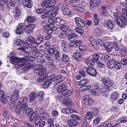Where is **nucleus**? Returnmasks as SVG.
I'll return each mask as SVG.
<instances>
[{
  "label": "nucleus",
  "instance_id": "nucleus-7",
  "mask_svg": "<svg viewBox=\"0 0 127 127\" xmlns=\"http://www.w3.org/2000/svg\"><path fill=\"white\" fill-rule=\"evenodd\" d=\"M42 119L37 117L35 122V127H43L45 125V122Z\"/></svg>",
  "mask_w": 127,
  "mask_h": 127
},
{
  "label": "nucleus",
  "instance_id": "nucleus-48",
  "mask_svg": "<svg viewBox=\"0 0 127 127\" xmlns=\"http://www.w3.org/2000/svg\"><path fill=\"white\" fill-rule=\"evenodd\" d=\"M15 0H8L7 3H9L10 5L12 7H14L15 4Z\"/></svg>",
  "mask_w": 127,
  "mask_h": 127
},
{
  "label": "nucleus",
  "instance_id": "nucleus-54",
  "mask_svg": "<svg viewBox=\"0 0 127 127\" xmlns=\"http://www.w3.org/2000/svg\"><path fill=\"white\" fill-rule=\"evenodd\" d=\"M79 48L80 51L81 52H83L86 50V47L85 46L81 45L79 47Z\"/></svg>",
  "mask_w": 127,
  "mask_h": 127
},
{
  "label": "nucleus",
  "instance_id": "nucleus-17",
  "mask_svg": "<svg viewBox=\"0 0 127 127\" xmlns=\"http://www.w3.org/2000/svg\"><path fill=\"white\" fill-rule=\"evenodd\" d=\"M105 47L106 50L108 52H111L114 48L113 45L112 44H111L110 42H107Z\"/></svg>",
  "mask_w": 127,
  "mask_h": 127
},
{
  "label": "nucleus",
  "instance_id": "nucleus-41",
  "mask_svg": "<svg viewBox=\"0 0 127 127\" xmlns=\"http://www.w3.org/2000/svg\"><path fill=\"white\" fill-rule=\"evenodd\" d=\"M106 25L108 27L109 29H111L113 28V24L112 23V21L111 20L107 21Z\"/></svg>",
  "mask_w": 127,
  "mask_h": 127
},
{
  "label": "nucleus",
  "instance_id": "nucleus-64",
  "mask_svg": "<svg viewBox=\"0 0 127 127\" xmlns=\"http://www.w3.org/2000/svg\"><path fill=\"white\" fill-rule=\"evenodd\" d=\"M57 92L59 93L62 92V93H64V91L62 89L61 86L60 85L58 86L57 88Z\"/></svg>",
  "mask_w": 127,
  "mask_h": 127
},
{
  "label": "nucleus",
  "instance_id": "nucleus-26",
  "mask_svg": "<svg viewBox=\"0 0 127 127\" xmlns=\"http://www.w3.org/2000/svg\"><path fill=\"white\" fill-rule=\"evenodd\" d=\"M36 18L35 17H31L30 16H28L26 19L27 22L28 24L34 23L35 22Z\"/></svg>",
  "mask_w": 127,
  "mask_h": 127
},
{
  "label": "nucleus",
  "instance_id": "nucleus-56",
  "mask_svg": "<svg viewBox=\"0 0 127 127\" xmlns=\"http://www.w3.org/2000/svg\"><path fill=\"white\" fill-rule=\"evenodd\" d=\"M44 9L42 8H39L36 10V12L38 14H41L44 13Z\"/></svg>",
  "mask_w": 127,
  "mask_h": 127
},
{
  "label": "nucleus",
  "instance_id": "nucleus-23",
  "mask_svg": "<svg viewBox=\"0 0 127 127\" xmlns=\"http://www.w3.org/2000/svg\"><path fill=\"white\" fill-rule=\"evenodd\" d=\"M85 104L87 106H90L92 104L93 102L92 99L88 96H87L84 100Z\"/></svg>",
  "mask_w": 127,
  "mask_h": 127
},
{
  "label": "nucleus",
  "instance_id": "nucleus-61",
  "mask_svg": "<svg viewBox=\"0 0 127 127\" xmlns=\"http://www.w3.org/2000/svg\"><path fill=\"white\" fill-rule=\"evenodd\" d=\"M50 24H49V28L51 30H55V29H56V28L55 27V25L54 24V23H50Z\"/></svg>",
  "mask_w": 127,
  "mask_h": 127
},
{
  "label": "nucleus",
  "instance_id": "nucleus-10",
  "mask_svg": "<svg viewBox=\"0 0 127 127\" xmlns=\"http://www.w3.org/2000/svg\"><path fill=\"white\" fill-rule=\"evenodd\" d=\"M75 21L77 25L81 28H84L85 26V23L83 20L79 17L75 18Z\"/></svg>",
  "mask_w": 127,
  "mask_h": 127
},
{
  "label": "nucleus",
  "instance_id": "nucleus-18",
  "mask_svg": "<svg viewBox=\"0 0 127 127\" xmlns=\"http://www.w3.org/2000/svg\"><path fill=\"white\" fill-rule=\"evenodd\" d=\"M28 98L26 97H23L21 98L20 101L18 102H20V104L23 105H26V107L28 108V105L26 102L27 101Z\"/></svg>",
  "mask_w": 127,
  "mask_h": 127
},
{
  "label": "nucleus",
  "instance_id": "nucleus-42",
  "mask_svg": "<svg viewBox=\"0 0 127 127\" xmlns=\"http://www.w3.org/2000/svg\"><path fill=\"white\" fill-rule=\"evenodd\" d=\"M44 94L43 92L40 91L38 93V96L39 97L38 100L39 101H42L43 99Z\"/></svg>",
  "mask_w": 127,
  "mask_h": 127
},
{
  "label": "nucleus",
  "instance_id": "nucleus-35",
  "mask_svg": "<svg viewBox=\"0 0 127 127\" xmlns=\"http://www.w3.org/2000/svg\"><path fill=\"white\" fill-rule=\"evenodd\" d=\"M88 83V79H85L80 81L78 83V85L80 86H83L86 85Z\"/></svg>",
  "mask_w": 127,
  "mask_h": 127
},
{
  "label": "nucleus",
  "instance_id": "nucleus-57",
  "mask_svg": "<svg viewBox=\"0 0 127 127\" xmlns=\"http://www.w3.org/2000/svg\"><path fill=\"white\" fill-rule=\"evenodd\" d=\"M58 11L57 9L53 10L51 12V15L53 17H55L57 15Z\"/></svg>",
  "mask_w": 127,
  "mask_h": 127
},
{
  "label": "nucleus",
  "instance_id": "nucleus-2",
  "mask_svg": "<svg viewBox=\"0 0 127 127\" xmlns=\"http://www.w3.org/2000/svg\"><path fill=\"white\" fill-rule=\"evenodd\" d=\"M35 70L36 73L39 75L37 80V81L38 82H41L43 81L44 78L48 76L46 72L44 70H43L42 68L37 69Z\"/></svg>",
  "mask_w": 127,
  "mask_h": 127
},
{
  "label": "nucleus",
  "instance_id": "nucleus-51",
  "mask_svg": "<svg viewBox=\"0 0 127 127\" xmlns=\"http://www.w3.org/2000/svg\"><path fill=\"white\" fill-rule=\"evenodd\" d=\"M99 111L98 109L97 108H94L93 110V111L92 112L93 114H94L96 116L98 114Z\"/></svg>",
  "mask_w": 127,
  "mask_h": 127
},
{
  "label": "nucleus",
  "instance_id": "nucleus-29",
  "mask_svg": "<svg viewBox=\"0 0 127 127\" xmlns=\"http://www.w3.org/2000/svg\"><path fill=\"white\" fill-rule=\"evenodd\" d=\"M23 3L25 7L29 8L32 7L31 0H24Z\"/></svg>",
  "mask_w": 127,
  "mask_h": 127
},
{
  "label": "nucleus",
  "instance_id": "nucleus-1",
  "mask_svg": "<svg viewBox=\"0 0 127 127\" xmlns=\"http://www.w3.org/2000/svg\"><path fill=\"white\" fill-rule=\"evenodd\" d=\"M11 62L14 64V67L18 68L23 66L25 63L24 59L23 58L19 59L17 57L13 56L10 58Z\"/></svg>",
  "mask_w": 127,
  "mask_h": 127
},
{
  "label": "nucleus",
  "instance_id": "nucleus-15",
  "mask_svg": "<svg viewBox=\"0 0 127 127\" xmlns=\"http://www.w3.org/2000/svg\"><path fill=\"white\" fill-rule=\"evenodd\" d=\"M100 0H90V6L91 7L94 8L98 5Z\"/></svg>",
  "mask_w": 127,
  "mask_h": 127
},
{
  "label": "nucleus",
  "instance_id": "nucleus-53",
  "mask_svg": "<svg viewBox=\"0 0 127 127\" xmlns=\"http://www.w3.org/2000/svg\"><path fill=\"white\" fill-rule=\"evenodd\" d=\"M49 6H53L55 3V0H48Z\"/></svg>",
  "mask_w": 127,
  "mask_h": 127
},
{
  "label": "nucleus",
  "instance_id": "nucleus-36",
  "mask_svg": "<svg viewBox=\"0 0 127 127\" xmlns=\"http://www.w3.org/2000/svg\"><path fill=\"white\" fill-rule=\"evenodd\" d=\"M121 52L122 55H127V49L124 46H122L121 48Z\"/></svg>",
  "mask_w": 127,
  "mask_h": 127
},
{
  "label": "nucleus",
  "instance_id": "nucleus-21",
  "mask_svg": "<svg viewBox=\"0 0 127 127\" xmlns=\"http://www.w3.org/2000/svg\"><path fill=\"white\" fill-rule=\"evenodd\" d=\"M116 62L114 59L112 58L107 63V66L109 68H112L114 67Z\"/></svg>",
  "mask_w": 127,
  "mask_h": 127
},
{
  "label": "nucleus",
  "instance_id": "nucleus-47",
  "mask_svg": "<svg viewBox=\"0 0 127 127\" xmlns=\"http://www.w3.org/2000/svg\"><path fill=\"white\" fill-rule=\"evenodd\" d=\"M41 6L43 7H46L49 6L48 0H45L41 3Z\"/></svg>",
  "mask_w": 127,
  "mask_h": 127
},
{
  "label": "nucleus",
  "instance_id": "nucleus-58",
  "mask_svg": "<svg viewBox=\"0 0 127 127\" xmlns=\"http://www.w3.org/2000/svg\"><path fill=\"white\" fill-rule=\"evenodd\" d=\"M65 32H63L59 34V37L63 39L66 37V36Z\"/></svg>",
  "mask_w": 127,
  "mask_h": 127
},
{
  "label": "nucleus",
  "instance_id": "nucleus-45",
  "mask_svg": "<svg viewBox=\"0 0 127 127\" xmlns=\"http://www.w3.org/2000/svg\"><path fill=\"white\" fill-rule=\"evenodd\" d=\"M13 11L15 13V14H17L18 15H20V11L19 9L18 6L15 7L13 9Z\"/></svg>",
  "mask_w": 127,
  "mask_h": 127
},
{
  "label": "nucleus",
  "instance_id": "nucleus-5",
  "mask_svg": "<svg viewBox=\"0 0 127 127\" xmlns=\"http://www.w3.org/2000/svg\"><path fill=\"white\" fill-rule=\"evenodd\" d=\"M100 56L99 54H96L93 55L90 62L87 63V65L93 66L95 63H96L99 59Z\"/></svg>",
  "mask_w": 127,
  "mask_h": 127
},
{
  "label": "nucleus",
  "instance_id": "nucleus-12",
  "mask_svg": "<svg viewBox=\"0 0 127 127\" xmlns=\"http://www.w3.org/2000/svg\"><path fill=\"white\" fill-rule=\"evenodd\" d=\"M78 40H75L70 42L69 44L70 47H75L79 46L81 44L82 42V41H78Z\"/></svg>",
  "mask_w": 127,
  "mask_h": 127
},
{
  "label": "nucleus",
  "instance_id": "nucleus-13",
  "mask_svg": "<svg viewBox=\"0 0 127 127\" xmlns=\"http://www.w3.org/2000/svg\"><path fill=\"white\" fill-rule=\"evenodd\" d=\"M125 17H124L121 16V18L118 20L116 22L117 23L118 25L120 27L123 26L124 25H126V23L125 21Z\"/></svg>",
  "mask_w": 127,
  "mask_h": 127
},
{
  "label": "nucleus",
  "instance_id": "nucleus-52",
  "mask_svg": "<svg viewBox=\"0 0 127 127\" xmlns=\"http://www.w3.org/2000/svg\"><path fill=\"white\" fill-rule=\"evenodd\" d=\"M99 45L100 46H104V47L106 45L105 42L103 40H99V41H97Z\"/></svg>",
  "mask_w": 127,
  "mask_h": 127
},
{
  "label": "nucleus",
  "instance_id": "nucleus-50",
  "mask_svg": "<svg viewBox=\"0 0 127 127\" xmlns=\"http://www.w3.org/2000/svg\"><path fill=\"white\" fill-rule=\"evenodd\" d=\"M104 59L105 62L106 63L111 60L110 56L108 55H105L104 56Z\"/></svg>",
  "mask_w": 127,
  "mask_h": 127
},
{
  "label": "nucleus",
  "instance_id": "nucleus-32",
  "mask_svg": "<svg viewBox=\"0 0 127 127\" xmlns=\"http://www.w3.org/2000/svg\"><path fill=\"white\" fill-rule=\"evenodd\" d=\"M64 14V15H69L71 14V10L67 8H65L62 10Z\"/></svg>",
  "mask_w": 127,
  "mask_h": 127
},
{
  "label": "nucleus",
  "instance_id": "nucleus-49",
  "mask_svg": "<svg viewBox=\"0 0 127 127\" xmlns=\"http://www.w3.org/2000/svg\"><path fill=\"white\" fill-rule=\"evenodd\" d=\"M49 68L50 70L51 71L55 70H56L57 68V67L54 64H49Z\"/></svg>",
  "mask_w": 127,
  "mask_h": 127
},
{
  "label": "nucleus",
  "instance_id": "nucleus-34",
  "mask_svg": "<svg viewBox=\"0 0 127 127\" xmlns=\"http://www.w3.org/2000/svg\"><path fill=\"white\" fill-rule=\"evenodd\" d=\"M122 11L121 17H125L127 16V9L126 8H123L122 9Z\"/></svg>",
  "mask_w": 127,
  "mask_h": 127
},
{
  "label": "nucleus",
  "instance_id": "nucleus-63",
  "mask_svg": "<svg viewBox=\"0 0 127 127\" xmlns=\"http://www.w3.org/2000/svg\"><path fill=\"white\" fill-rule=\"evenodd\" d=\"M96 64L98 67L100 68H102L104 66V64L99 61H98Z\"/></svg>",
  "mask_w": 127,
  "mask_h": 127
},
{
  "label": "nucleus",
  "instance_id": "nucleus-59",
  "mask_svg": "<svg viewBox=\"0 0 127 127\" xmlns=\"http://www.w3.org/2000/svg\"><path fill=\"white\" fill-rule=\"evenodd\" d=\"M53 54H54L55 55V57L56 58H58L60 56V54L59 53L57 50L54 51Z\"/></svg>",
  "mask_w": 127,
  "mask_h": 127
},
{
  "label": "nucleus",
  "instance_id": "nucleus-27",
  "mask_svg": "<svg viewBox=\"0 0 127 127\" xmlns=\"http://www.w3.org/2000/svg\"><path fill=\"white\" fill-rule=\"evenodd\" d=\"M121 44V40H115L114 41L113 45L115 46V50L118 51L119 50L118 45H120Z\"/></svg>",
  "mask_w": 127,
  "mask_h": 127
},
{
  "label": "nucleus",
  "instance_id": "nucleus-60",
  "mask_svg": "<svg viewBox=\"0 0 127 127\" xmlns=\"http://www.w3.org/2000/svg\"><path fill=\"white\" fill-rule=\"evenodd\" d=\"M0 100L4 104H5L7 102L6 99L5 98V96L0 98Z\"/></svg>",
  "mask_w": 127,
  "mask_h": 127
},
{
  "label": "nucleus",
  "instance_id": "nucleus-43",
  "mask_svg": "<svg viewBox=\"0 0 127 127\" xmlns=\"http://www.w3.org/2000/svg\"><path fill=\"white\" fill-rule=\"evenodd\" d=\"M51 80H50L49 79H47L45 80L43 84V86L44 88H46L48 87L51 83Z\"/></svg>",
  "mask_w": 127,
  "mask_h": 127
},
{
  "label": "nucleus",
  "instance_id": "nucleus-40",
  "mask_svg": "<svg viewBox=\"0 0 127 127\" xmlns=\"http://www.w3.org/2000/svg\"><path fill=\"white\" fill-rule=\"evenodd\" d=\"M25 113H23V115H24L26 113V114L27 116L29 115L30 113L31 114L32 112H33V111H32V108H28V107L25 110Z\"/></svg>",
  "mask_w": 127,
  "mask_h": 127
},
{
  "label": "nucleus",
  "instance_id": "nucleus-39",
  "mask_svg": "<svg viewBox=\"0 0 127 127\" xmlns=\"http://www.w3.org/2000/svg\"><path fill=\"white\" fill-rule=\"evenodd\" d=\"M45 14L42 15L41 16V18L42 19L46 20L47 19L49 18L50 17V15L49 14H47V13H44Z\"/></svg>",
  "mask_w": 127,
  "mask_h": 127
},
{
  "label": "nucleus",
  "instance_id": "nucleus-62",
  "mask_svg": "<svg viewBox=\"0 0 127 127\" xmlns=\"http://www.w3.org/2000/svg\"><path fill=\"white\" fill-rule=\"evenodd\" d=\"M70 116L73 118H75L76 120H79L80 118L78 115L74 114H72L70 115Z\"/></svg>",
  "mask_w": 127,
  "mask_h": 127
},
{
  "label": "nucleus",
  "instance_id": "nucleus-14",
  "mask_svg": "<svg viewBox=\"0 0 127 127\" xmlns=\"http://www.w3.org/2000/svg\"><path fill=\"white\" fill-rule=\"evenodd\" d=\"M103 83L107 87H110L112 85V83L111 81L106 78H104L103 80Z\"/></svg>",
  "mask_w": 127,
  "mask_h": 127
},
{
  "label": "nucleus",
  "instance_id": "nucleus-6",
  "mask_svg": "<svg viewBox=\"0 0 127 127\" xmlns=\"http://www.w3.org/2000/svg\"><path fill=\"white\" fill-rule=\"evenodd\" d=\"M26 26L24 23H22L19 24L16 31V33L17 34H21L23 33L25 30Z\"/></svg>",
  "mask_w": 127,
  "mask_h": 127
},
{
  "label": "nucleus",
  "instance_id": "nucleus-11",
  "mask_svg": "<svg viewBox=\"0 0 127 127\" xmlns=\"http://www.w3.org/2000/svg\"><path fill=\"white\" fill-rule=\"evenodd\" d=\"M61 19L59 18L54 17L50 18L48 20L49 23H54L57 25L60 26Z\"/></svg>",
  "mask_w": 127,
  "mask_h": 127
},
{
  "label": "nucleus",
  "instance_id": "nucleus-28",
  "mask_svg": "<svg viewBox=\"0 0 127 127\" xmlns=\"http://www.w3.org/2000/svg\"><path fill=\"white\" fill-rule=\"evenodd\" d=\"M61 87L62 88V89L64 91V93H62V94L64 95H66L67 94V90L68 86H67L64 84H63L60 85Z\"/></svg>",
  "mask_w": 127,
  "mask_h": 127
},
{
  "label": "nucleus",
  "instance_id": "nucleus-46",
  "mask_svg": "<svg viewBox=\"0 0 127 127\" xmlns=\"http://www.w3.org/2000/svg\"><path fill=\"white\" fill-rule=\"evenodd\" d=\"M48 126L49 127H54L53 121L51 119H49L47 121Z\"/></svg>",
  "mask_w": 127,
  "mask_h": 127
},
{
  "label": "nucleus",
  "instance_id": "nucleus-25",
  "mask_svg": "<svg viewBox=\"0 0 127 127\" xmlns=\"http://www.w3.org/2000/svg\"><path fill=\"white\" fill-rule=\"evenodd\" d=\"M71 30L69 29H67L66 30V33H68L69 35L68 37V39L69 40L70 39H75V37H76L77 36L74 33H72L71 34Z\"/></svg>",
  "mask_w": 127,
  "mask_h": 127
},
{
  "label": "nucleus",
  "instance_id": "nucleus-8",
  "mask_svg": "<svg viewBox=\"0 0 127 127\" xmlns=\"http://www.w3.org/2000/svg\"><path fill=\"white\" fill-rule=\"evenodd\" d=\"M19 98V92L17 90H15L11 95V101L12 102H15L18 100Z\"/></svg>",
  "mask_w": 127,
  "mask_h": 127
},
{
  "label": "nucleus",
  "instance_id": "nucleus-30",
  "mask_svg": "<svg viewBox=\"0 0 127 127\" xmlns=\"http://www.w3.org/2000/svg\"><path fill=\"white\" fill-rule=\"evenodd\" d=\"M49 116L48 114L46 112L42 113H40L37 117L39 118L43 119H47Z\"/></svg>",
  "mask_w": 127,
  "mask_h": 127
},
{
  "label": "nucleus",
  "instance_id": "nucleus-24",
  "mask_svg": "<svg viewBox=\"0 0 127 127\" xmlns=\"http://www.w3.org/2000/svg\"><path fill=\"white\" fill-rule=\"evenodd\" d=\"M68 97L67 96L64 97L63 99V104L67 105L68 106H69L72 104V103L68 99Z\"/></svg>",
  "mask_w": 127,
  "mask_h": 127
},
{
  "label": "nucleus",
  "instance_id": "nucleus-37",
  "mask_svg": "<svg viewBox=\"0 0 127 127\" xmlns=\"http://www.w3.org/2000/svg\"><path fill=\"white\" fill-rule=\"evenodd\" d=\"M118 97L119 95L117 92L113 93L112 95L111 98L113 100H117Z\"/></svg>",
  "mask_w": 127,
  "mask_h": 127
},
{
  "label": "nucleus",
  "instance_id": "nucleus-22",
  "mask_svg": "<svg viewBox=\"0 0 127 127\" xmlns=\"http://www.w3.org/2000/svg\"><path fill=\"white\" fill-rule=\"evenodd\" d=\"M38 96L37 93L35 92H32L30 94L29 100L31 102L33 101Z\"/></svg>",
  "mask_w": 127,
  "mask_h": 127
},
{
  "label": "nucleus",
  "instance_id": "nucleus-44",
  "mask_svg": "<svg viewBox=\"0 0 127 127\" xmlns=\"http://www.w3.org/2000/svg\"><path fill=\"white\" fill-rule=\"evenodd\" d=\"M93 117V114L92 112H87L86 118L88 120H90Z\"/></svg>",
  "mask_w": 127,
  "mask_h": 127
},
{
  "label": "nucleus",
  "instance_id": "nucleus-33",
  "mask_svg": "<svg viewBox=\"0 0 127 127\" xmlns=\"http://www.w3.org/2000/svg\"><path fill=\"white\" fill-rule=\"evenodd\" d=\"M36 114L34 112H32L30 116V121L32 122L37 117Z\"/></svg>",
  "mask_w": 127,
  "mask_h": 127
},
{
  "label": "nucleus",
  "instance_id": "nucleus-16",
  "mask_svg": "<svg viewBox=\"0 0 127 127\" xmlns=\"http://www.w3.org/2000/svg\"><path fill=\"white\" fill-rule=\"evenodd\" d=\"M68 124L71 127H77L78 125V122L74 119H71L68 120Z\"/></svg>",
  "mask_w": 127,
  "mask_h": 127
},
{
  "label": "nucleus",
  "instance_id": "nucleus-38",
  "mask_svg": "<svg viewBox=\"0 0 127 127\" xmlns=\"http://www.w3.org/2000/svg\"><path fill=\"white\" fill-rule=\"evenodd\" d=\"M113 15L114 16L113 19L115 22L119 20V19L121 18V17L117 12H115L114 13Z\"/></svg>",
  "mask_w": 127,
  "mask_h": 127
},
{
  "label": "nucleus",
  "instance_id": "nucleus-19",
  "mask_svg": "<svg viewBox=\"0 0 127 127\" xmlns=\"http://www.w3.org/2000/svg\"><path fill=\"white\" fill-rule=\"evenodd\" d=\"M73 58L77 61H79L82 59L81 54L78 52L74 53L73 55Z\"/></svg>",
  "mask_w": 127,
  "mask_h": 127
},
{
  "label": "nucleus",
  "instance_id": "nucleus-3",
  "mask_svg": "<svg viewBox=\"0 0 127 127\" xmlns=\"http://www.w3.org/2000/svg\"><path fill=\"white\" fill-rule=\"evenodd\" d=\"M27 108L26 105H22L20 104V102H18L17 105L15 110L16 112L18 114H20L22 111L23 112L25 113V110Z\"/></svg>",
  "mask_w": 127,
  "mask_h": 127
},
{
  "label": "nucleus",
  "instance_id": "nucleus-55",
  "mask_svg": "<svg viewBox=\"0 0 127 127\" xmlns=\"http://www.w3.org/2000/svg\"><path fill=\"white\" fill-rule=\"evenodd\" d=\"M63 61L67 62L68 61V57L65 54H63Z\"/></svg>",
  "mask_w": 127,
  "mask_h": 127
},
{
  "label": "nucleus",
  "instance_id": "nucleus-31",
  "mask_svg": "<svg viewBox=\"0 0 127 127\" xmlns=\"http://www.w3.org/2000/svg\"><path fill=\"white\" fill-rule=\"evenodd\" d=\"M53 6H48L46 7L44 9V13H47V14H50L49 13L51 11H52L53 9Z\"/></svg>",
  "mask_w": 127,
  "mask_h": 127
},
{
  "label": "nucleus",
  "instance_id": "nucleus-20",
  "mask_svg": "<svg viewBox=\"0 0 127 127\" xmlns=\"http://www.w3.org/2000/svg\"><path fill=\"white\" fill-rule=\"evenodd\" d=\"M35 27V25L34 24L29 25L25 29V30L28 33H31Z\"/></svg>",
  "mask_w": 127,
  "mask_h": 127
},
{
  "label": "nucleus",
  "instance_id": "nucleus-4",
  "mask_svg": "<svg viewBox=\"0 0 127 127\" xmlns=\"http://www.w3.org/2000/svg\"><path fill=\"white\" fill-rule=\"evenodd\" d=\"M24 42L22 40H17L15 42L16 44L20 46H23V45H27L32 46L33 43L32 40H24Z\"/></svg>",
  "mask_w": 127,
  "mask_h": 127
},
{
  "label": "nucleus",
  "instance_id": "nucleus-9",
  "mask_svg": "<svg viewBox=\"0 0 127 127\" xmlns=\"http://www.w3.org/2000/svg\"><path fill=\"white\" fill-rule=\"evenodd\" d=\"M86 71L91 76H95L96 75L97 72L95 69L91 67H87Z\"/></svg>",
  "mask_w": 127,
  "mask_h": 127
}]
</instances>
